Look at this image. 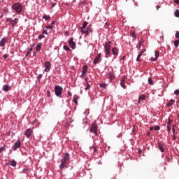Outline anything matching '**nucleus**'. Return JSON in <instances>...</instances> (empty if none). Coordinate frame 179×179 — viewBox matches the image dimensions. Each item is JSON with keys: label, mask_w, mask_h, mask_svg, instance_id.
<instances>
[{"label": "nucleus", "mask_w": 179, "mask_h": 179, "mask_svg": "<svg viewBox=\"0 0 179 179\" xmlns=\"http://www.w3.org/2000/svg\"><path fill=\"white\" fill-rule=\"evenodd\" d=\"M154 129H155V131H160V126H155V127H154Z\"/></svg>", "instance_id": "35"}, {"label": "nucleus", "mask_w": 179, "mask_h": 179, "mask_svg": "<svg viewBox=\"0 0 179 179\" xmlns=\"http://www.w3.org/2000/svg\"><path fill=\"white\" fill-rule=\"evenodd\" d=\"M20 140H17V141L14 143V145L13 146V150H17L21 146Z\"/></svg>", "instance_id": "7"}, {"label": "nucleus", "mask_w": 179, "mask_h": 179, "mask_svg": "<svg viewBox=\"0 0 179 179\" xmlns=\"http://www.w3.org/2000/svg\"><path fill=\"white\" fill-rule=\"evenodd\" d=\"M73 101L76 103V104H78V100L76 99V98L73 99Z\"/></svg>", "instance_id": "45"}, {"label": "nucleus", "mask_w": 179, "mask_h": 179, "mask_svg": "<svg viewBox=\"0 0 179 179\" xmlns=\"http://www.w3.org/2000/svg\"><path fill=\"white\" fill-rule=\"evenodd\" d=\"M146 99V96L145 94H142L139 96L138 100H145Z\"/></svg>", "instance_id": "26"}, {"label": "nucleus", "mask_w": 179, "mask_h": 179, "mask_svg": "<svg viewBox=\"0 0 179 179\" xmlns=\"http://www.w3.org/2000/svg\"><path fill=\"white\" fill-rule=\"evenodd\" d=\"M171 124V121L169 120L168 122H167V125H168V126H170Z\"/></svg>", "instance_id": "53"}, {"label": "nucleus", "mask_w": 179, "mask_h": 179, "mask_svg": "<svg viewBox=\"0 0 179 179\" xmlns=\"http://www.w3.org/2000/svg\"><path fill=\"white\" fill-rule=\"evenodd\" d=\"M86 73H87V66L85 65L83 67L81 78H83V76H85V75H86Z\"/></svg>", "instance_id": "11"}, {"label": "nucleus", "mask_w": 179, "mask_h": 179, "mask_svg": "<svg viewBox=\"0 0 179 179\" xmlns=\"http://www.w3.org/2000/svg\"><path fill=\"white\" fill-rule=\"evenodd\" d=\"M17 165V163L14 159H13L10 162V166H12L13 167H16Z\"/></svg>", "instance_id": "21"}, {"label": "nucleus", "mask_w": 179, "mask_h": 179, "mask_svg": "<svg viewBox=\"0 0 179 179\" xmlns=\"http://www.w3.org/2000/svg\"><path fill=\"white\" fill-rule=\"evenodd\" d=\"M148 83L150 85H153V80H152V78H148Z\"/></svg>", "instance_id": "36"}, {"label": "nucleus", "mask_w": 179, "mask_h": 179, "mask_svg": "<svg viewBox=\"0 0 179 179\" xmlns=\"http://www.w3.org/2000/svg\"><path fill=\"white\" fill-rule=\"evenodd\" d=\"M159 55H160V52L159 51H156L155 52V58L157 59L159 58Z\"/></svg>", "instance_id": "29"}, {"label": "nucleus", "mask_w": 179, "mask_h": 179, "mask_svg": "<svg viewBox=\"0 0 179 179\" xmlns=\"http://www.w3.org/2000/svg\"><path fill=\"white\" fill-rule=\"evenodd\" d=\"M12 9L14 13H21L23 10V6H22V3H15L12 5Z\"/></svg>", "instance_id": "3"}, {"label": "nucleus", "mask_w": 179, "mask_h": 179, "mask_svg": "<svg viewBox=\"0 0 179 179\" xmlns=\"http://www.w3.org/2000/svg\"><path fill=\"white\" fill-rule=\"evenodd\" d=\"M69 44L71 47V48H72L73 50H75V48H76V43L75 42H73V38H71L69 40Z\"/></svg>", "instance_id": "6"}, {"label": "nucleus", "mask_w": 179, "mask_h": 179, "mask_svg": "<svg viewBox=\"0 0 179 179\" xmlns=\"http://www.w3.org/2000/svg\"><path fill=\"white\" fill-rule=\"evenodd\" d=\"M160 9V6H157V10H159Z\"/></svg>", "instance_id": "55"}, {"label": "nucleus", "mask_w": 179, "mask_h": 179, "mask_svg": "<svg viewBox=\"0 0 179 179\" xmlns=\"http://www.w3.org/2000/svg\"><path fill=\"white\" fill-rule=\"evenodd\" d=\"M158 148H159V150H161V152L162 153H164V145H163V143H158Z\"/></svg>", "instance_id": "14"}, {"label": "nucleus", "mask_w": 179, "mask_h": 179, "mask_svg": "<svg viewBox=\"0 0 179 179\" xmlns=\"http://www.w3.org/2000/svg\"><path fill=\"white\" fill-rule=\"evenodd\" d=\"M174 94H179V90H176L174 91Z\"/></svg>", "instance_id": "42"}, {"label": "nucleus", "mask_w": 179, "mask_h": 179, "mask_svg": "<svg viewBox=\"0 0 179 179\" xmlns=\"http://www.w3.org/2000/svg\"><path fill=\"white\" fill-rule=\"evenodd\" d=\"M71 122H72V119L69 117L66 122V127H69L71 124Z\"/></svg>", "instance_id": "19"}, {"label": "nucleus", "mask_w": 179, "mask_h": 179, "mask_svg": "<svg viewBox=\"0 0 179 179\" xmlns=\"http://www.w3.org/2000/svg\"><path fill=\"white\" fill-rule=\"evenodd\" d=\"M31 134H33V130H31V129H28L26 130L24 134L27 136V138H30L31 136Z\"/></svg>", "instance_id": "9"}, {"label": "nucleus", "mask_w": 179, "mask_h": 179, "mask_svg": "<svg viewBox=\"0 0 179 179\" xmlns=\"http://www.w3.org/2000/svg\"><path fill=\"white\" fill-rule=\"evenodd\" d=\"M12 21H13L12 18H7L6 20V22H9L11 24H12Z\"/></svg>", "instance_id": "41"}, {"label": "nucleus", "mask_w": 179, "mask_h": 179, "mask_svg": "<svg viewBox=\"0 0 179 179\" xmlns=\"http://www.w3.org/2000/svg\"><path fill=\"white\" fill-rule=\"evenodd\" d=\"M69 163V154L66 153L62 159V164L59 166L60 170H62V169H65V167H68V164Z\"/></svg>", "instance_id": "1"}, {"label": "nucleus", "mask_w": 179, "mask_h": 179, "mask_svg": "<svg viewBox=\"0 0 179 179\" xmlns=\"http://www.w3.org/2000/svg\"><path fill=\"white\" fill-rule=\"evenodd\" d=\"M44 35L43 34H40L39 36H38V38H39V40H41L42 38H44Z\"/></svg>", "instance_id": "38"}, {"label": "nucleus", "mask_w": 179, "mask_h": 179, "mask_svg": "<svg viewBox=\"0 0 179 179\" xmlns=\"http://www.w3.org/2000/svg\"><path fill=\"white\" fill-rule=\"evenodd\" d=\"M142 44H143V39L140 40L138 44L136 45V48H138V50H140L141 47L142 46Z\"/></svg>", "instance_id": "17"}, {"label": "nucleus", "mask_w": 179, "mask_h": 179, "mask_svg": "<svg viewBox=\"0 0 179 179\" xmlns=\"http://www.w3.org/2000/svg\"><path fill=\"white\" fill-rule=\"evenodd\" d=\"M167 131L168 132H170V131H171V127H170V126H167Z\"/></svg>", "instance_id": "44"}, {"label": "nucleus", "mask_w": 179, "mask_h": 179, "mask_svg": "<svg viewBox=\"0 0 179 179\" xmlns=\"http://www.w3.org/2000/svg\"><path fill=\"white\" fill-rule=\"evenodd\" d=\"M10 89V87H9V85H5L4 86H3V90L4 92H9Z\"/></svg>", "instance_id": "18"}, {"label": "nucleus", "mask_w": 179, "mask_h": 179, "mask_svg": "<svg viewBox=\"0 0 179 179\" xmlns=\"http://www.w3.org/2000/svg\"><path fill=\"white\" fill-rule=\"evenodd\" d=\"M6 58H8V55H3V59H6Z\"/></svg>", "instance_id": "54"}, {"label": "nucleus", "mask_w": 179, "mask_h": 179, "mask_svg": "<svg viewBox=\"0 0 179 179\" xmlns=\"http://www.w3.org/2000/svg\"><path fill=\"white\" fill-rule=\"evenodd\" d=\"M150 131H153L155 129V127H150Z\"/></svg>", "instance_id": "56"}, {"label": "nucleus", "mask_w": 179, "mask_h": 179, "mask_svg": "<svg viewBox=\"0 0 179 179\" xmlns=\"http://www.w3.org/2000/svg\"><path fill=\"white\" fill-rule=\"evenodd\" d=\"M174 103V100L171 99L166 103L167 107H171Z\"/></svg>", "instance_id": "20"}, {"label": "nucleus", "mask_w": 179, "mask_h": 179, "mask_svg": "<svg viewBox=\"0 0 179 179\" xmlns=\"http://www.w3.org/2000/svg\"><path fill=\"white\" fill-rule=\"evenodd\" d=\"M51 24H55V21H52V22H51Z\"/></svg>", "instance_id": "57"}, {"label": "nucleus", "mask_w": 179, "mask_h": 179, "mask_svg": "<svg viewBox=\"0 0 179 179\" xmlns=\"http://www.w3.org/2000/svg\"><path fill=\"white\" fill-rule=\"evenodd\" d=\"M43 34L44 35V34H48V33H47V30H43Z\"/></svg>", "instance_id": "49"}, {"label": "nucleus", "mask_w": 179, "mask_h": 179, "mask_svg": "<svg viewBox=\"0 0 179 179\" xmlns=\"http://www.w3.org/2000/svg\"><path fill=\"white\" fill-rule=\"evenodd\" d=\"M64 50L66 51H71V49L66 45H64Z\"/></svg>", "instance_id": "31"}, {"label": "nucleus", "mask_w": 179, "mask_h": 179, "mask_svg": "<svg viewBox=\"0 0 179 179\" xmlns=\"http://www.w3.org/2000/svg\"><path fill=\"white\" fill-rule=\"evenodd\" d=\"M85 81L87 83V87H85V90H89V89H90V84L89 83V82H87V78H85Z\"/></svg>", "instance_id": "22"}, {"label": "nucleus", "mask_w": 179, "mask_h": 179, "mask_svg": "<svg viewBox=\"0 0 179 179\" xmlns=\"http://www.w3.org/2000/svg\"><path fill=\"white\" fill-rule=\"evenodd\" d=\"M165 159L166 162H170V158L169 157L166 156Z\"/></svg>", "instance_id": "46"}, {"label": "nucleus", "mask_w": 179, "mask_h": 179, "mask_svg": "<svg viewBox=\"0 0 179 179\" xmlns=\"http://www.w3.org/2000/svg\"><path fill=\"white\" fill-rule=\"evenodd\" d=\"M174 2L175 3H177L178 5H179V0H175Z\"/></svg>", "instance_id": "51"}, {"label": "nucleus", "mask_w": 179, "mask_h": 179, "mask_svg": "<svg viewBox=\"0 0 179 179\" xmlns=\"http://www.w3.org/2000/svg\"><path fill=\"white\" fill-rule=\"evenodd\" d=\"M151 61H157V59L156 57H151Z\"/></svg>", "instance_id": "43"}, {"label": "nucleus", "mask_w": 179, "mask_h": 179, "mask_svg": "<svg viewBox=\"0 0 179 179\" xmlns=\"http://www.w3.org/2000/svg\"><path fill=\"white\" fill-rule=\"evenodd\" d=\"M138 103H141V101H138Z\"/></svg>", "instance_id": "63"}, {"label": "nucleus", "mask_w": 179, "mask_h": 179, "mask_svg": "<svg viewBox=\"0 0 179 179\" xmlns=\"http://www.w3.org/2000/svg\"><path fill=\"white\" fill-rule=\"evenodd\" d=\"M41 78H43V75L39 74V75L38 76V79H41Z\"/></svg>", "instance_id": "48"}, {"label": "nucleus", "mask_w": 179, "mask_h": 179, "mask_svg": "<svg viewBox=\"0 0 179 179\" xmlns=\"http://www.w3.org/2000/svg\"><path fill=\"white\" fill-rule=\"evenodd\" d=\"M90 132H92L97 136V124L92 123L91 125V128L90 129Z\"/></svg>", "instance_id": "5"}, {"label": "nucleus", "mask_w": 179, "mask_h": 179, "mask_svg": "<svg viewBox=\"0 0 179 179\" xmlns=\"http://www.w3.org/2000/svg\"><path fill=\"white\" fill-rule=\"evenodd\" d=\"M87 24H89V23L87 22H84L81 29H86V26H87Z\"/></svg>", "instance_id": "32"}, {"label": "nucleus", "mask_w": 179, "mask_h": 179, "mask_svg": "<svg viewBox=\"0 0 179 179\" xmlns=\"http://www.w3.org/2000/svg\"><path fill=\"white\" fill-rule=\"evenodd\" d=\"M86 30L87 31V35L89 36V33H90V31H92V29H90V27H87Z\"/></svg>", "instance_id": "39"}, {"label": "nucleus", "mask_w": 179, "mask_h": 179, "mask_svg": "<svg viewBox=\"0 0 179 179\" xmlns=\"http://www.w3.org/2000/svg\"><path fill=\"white\" fill-rule=\"evenodd\" d=\"M112 45H113V43H111V41L106 42L104 45L105 58H108V57H110Z\"/></svg>", "instance_id": "2"}, {"label": "nucleus", "mask_w": 179, "mask_h": 179, "mask_svg": "<svg viewBox=\"0 0 179 179\" xmlns=\"http://www.w3.org/2000/svg\"><path fill=\"white\" fill-rule=\"evenodd\" d=\"M145 51H146V50H143L141 52H139V54H141V55L143 54V52H145Z\"/></svg>", "instance_id": "50"}, {"label": "nucleus", "mask_w": 179, "mask_h": 179, "mask_svg": "<svg viewBox=\"0 0 179 179\" xmlns=\"http://www.w3.org/2000/svg\"><path fill=\"white\" fill-rule=\"evenodd\" d=\"M44 66H45V71L50 72V69L51 68V63L47 61L45 62Z\"/></svg>", "instance_id": "8"}, {"label": "nucleus", "mask_w": 179, "mask_h": 179, "mask_svg": "<svg viewBox=\"0 0 179 179\" xmlns=\"http://www.w3.org/2000/svg\"><path fill=\"white\" fill-rule=\"evenodd\" d=\"M3 150H5V145L0 148V153H2V152H3Z\"/></svg>", "instance_id": "37"}, {"label": "nucleus", "mask_w": 179, "mask_h": 179, "mask_svg": "<svg viewBox=\"0 0 179 179\" xmlns=\"http://www.w3.org/2000/svg\"><path fill=\"white\" fill-rule=\"evenodd\" d=\"M118 52H119V50L117 48H112V53L113 55H115V57H117V55H118Z\"/></svg>", "instance_id": "12"}, {"label": "nucleus", "mask_w": 179, "mask_h": 179, "mask_svg": "<svg viewBox=\"0 0 179 179\" xmlns=\"http://www.w3.org/2000/svg\"><path fill=\"white\" fill-rule=\"evenodd\" d=\"M120 85L122 86V87H123V89H127V85H125V80L124 79H122L120 80Z\"/></svg>", "instance_id": "15"}, {"label": "nucleus", "mask_w": 179, "mask_h": 179, "mask_svg": "<svg viewBox=\"0 0 179 179\" xmlns=\"http://www.w3.org/2000/svg\"><path fill=\"white\" fill-rule=\"evenodd\" d=\"M101 57V54H99L94 60V64L96 65V64H99V62L100 61V58Z\"/></svg>", "instance_id": "13"}, {"label": "nucleus", "mask_w": 179, "mask_h": 179, "mask_svg": "<svg viewBox=\"0 0 179 179\" xmlns=\"http://www.w3.org/2000/svg\"><path fill=\"white\" fill-rule=\"evenodd\" d=\"M85 28H81V32L83 34H85V36H88L87 35V31L86 29H85Z\"/></svg>", "instance_id": "24"}, {"label": "nucleus", "mask_w": 179, "mask_h": 179, "mask_svg": "<svg viewBox=\"0 0 179 179\" xmlns=\"http://www.w3.org/2000/svg\"><path fill=\"white\" fill-rule=\"evenodd\" d=\"M41 46H42V44L41 43H39L36 45V52H38V51H40L41 48Z\"/></svg>", "instance_id": "23"}, {"label": "nucleus", "mask_w": 179, "mask_h": 179, "mask_svg": "<svg viewBox=\"0 0 179 179\" xmlns=\"http://www.w3.org/2000/svg\"><path fill=\"white\" fill-rule=\"evenodd\" d=\"M29 51H33V48H29Z\"/></svg>", "instance_id": "60"}, {"label": "nucleus", "mask_w": 179, "mask_h": 179, "mask_svg": "<svg viewBox=\"0 0 179 179\" xmlns=\"http://www.w3.org/2000/svg\"><path fill=\"white\" fill-rule=\"evenodd\" d=\"M176 38H179V31H177L176 33Z\"/></svg>", "instance_id": "40"}, {"label": "nucleus", "mask_w": 179, "mask_h": 179, "mask_svg": "<svg viewBox=\"0 0 179 179\" xmlns=\"http://www.w3.org/2000/svg\"><path fill=\"white\" fill-rule=\"evenodd\" d=\"M19 22V19L17 18H15L14 20H13L12 22H11V26H16V24H17V22Z\"/></svg>", "instance_id": "16"}, {"label": "nucleus", "mask_w": 179, "mask_h": 179, "mask_svg": "<svg viewBox=\"0 0 179 179\" xmlns=\"http://www.w3.org/2000/svg\"><path fill=\"white\" fill-rule=\"evenodd\" d=\"M8 42V38L4 37L0 41V47H4L5 43Z\"/></svg>", "instance_id": "10"}, {"label": "nucleus", "mask_w": 179, "mask_h": 179, "mask_svg": "<svg viewBox=\"0 0 179 179\" xmlns=\"http://www.w3.org/2000/svg\"><path fill=\"white\" fill-rule=\"evenodd\" d=\"M113 78H114V75H113L112 73H110V74L108 75L109 82H111Z\"/></svg>", "instance_id": "25"}, {"label": "nucleus", "mask_w": 179, "mask_h": 179, "mask_svg": "<svg viewBox=\"0 0 179 179\" xmlns=\"http://www.w3.org/2000/svg\"><path fill=\"white\" fill-rule=\"evenodd\" d=\"M147 135H148V136H150V132H148V133L147 134Z\"/></svg>", "instance_id": "59"}, {"label": "nucleus", "mask_w": 179, "mask_h": 179, "mask_svg": "<svg viewBox=\"0 0 179 179\" xmlns=\"http://www.w3.org/2000/svg\"><path fill=\"white\" fill-rule=\"evenodd\" d=\"M62 87L59 85H56L55 87V94L56 96H57V97H61V96L62 95Z\"/></svg>", "instance_id": "4"}, {"label": "nucleus", "mask_w": 179, "mask_h": 179, "mask_svg": "<svg viewBox=\"0 0 179 179\" xmlns=\"http://www.w3.org/2000/svg\"><path fill=\"white\" fill-rule=\"evenodd\" d=\"M55 5H57V3H55L52 4V6H51L50 8H54V6H55Z\"/></svg>", "instance_id": "52"}, {"label": "nucleus", "mask_w": 179, "mask_h": 179, "mask_svg": "<svg viewBox=\"0 0 179 179\" xmlns=\"http://www.w3.org/2000/svg\"><path fill=\"white\" fill-rule=\"evenodd\" d=\"M141 57H142V53H138L137 58H136V61H138L139 62V61H141Z\"/></svg>", "instance_id": "28"}, {"label": "nucleus", "mask_w": 179, "mask_h": 179, "mask_svg": "<svg viewBox=\"0 0 179 179\" xmlns=\"http://www.w3.org/2000/svg\"><path fill=\"white\" fill-rule=\"evenodd\" d=\"M174 45H175V47H178V45H179V40H176L174 41Z\"/></svg>", "instance_id": "30"}, {"label": "nucleus", "mask_w": 179, "mask_h": 179, "mask_svg": "<svg viewBox=\"0 0 179 179\" xmlns=\"http://www.w3.org/2000/svg\"><path fill=\"white\" fill-rule=\"evenodd\" d=\"M173 132H176V129H174V127L172 128Z\"/></svg>", "instance_id": "58"}, {"label": "nucleus", "mask_w": 179, "mask_h": 179, "mask_svg": "<svg viewBox=\"0 0 179 179\" xmlns=\"http://www.w3.org/2000/svg\"><path fill=\"white\" fill-rule=\"evenodd\" d=\"M124 58H125V56H123L122 59H124Z\"/></svg>", "instance_id": "61"}, {"label": "nucleus", "mask_w": 179, "mask_h": 179, "mask_svg": "<svg viewBox=\"0 0 179 179\" xmlns=\"http://www.w3.org/2000/svg\"><path fill=\"white\" fill-rule=\"evenodd\" d=\"M46 29H52V25L47 26Z\"/></svg>", "instance_id": "47"}, {"label": "nucleus", "mask_w": 179, "mask_h": 179, "mask_svg": "<svg viewBox=\"0 0 179 179\" xmlns=\"http://www.w3.org/2000/svg\"><path fill=\"white\" fill-rule=\"evenodd\" d=\"M48 94L50 95V92H48Z\"/></svg>", "instance_id": "62"}, {"label": "nucleus", "mask_w": 179, "mask_h": 179, "mask_svg": "<svg viewBox=\"0 0 179 179\" xmlns=\"http://www.w3.org/2000/svg\"><path fill=\"white\" fill-rule=\"evenodd\" d=\"M34 55H36V52H35V53H34Z\"/></svg>", "instance_id": "64"}, {"label": "nucleus", "mask_w": 179, "mask_h": 179, "mask_svg": "<svg viewBox=\"0 0 179 179\" xmlns=\"http://www.w3.org/2000/svg\"><path fill=\"white\" fill-rule=\"evenodd\" d=\"M50 15H44L43 16V19H45V20H50Z\"/></svg>", "instance_id": "27"}, {"label": "nucleus", "mask_w": 179, "mask_h": 179, "mask_svg": "<svg viewBox=\"0 0 179 179\" xmlns=\"http://www.w3.org/2000/svg\"><path fill=\"white\" fill-rule=\"evenodd\" d=\"M175 16L176 17H179V10H176V11H175Z\"/></svg>", "instance_id": "34"}, {"label": "nucleus", "mask_w": 179, "mask_h": 179, "mask_svg": "<svg viewBox=\"0 0 179 179\" xmlns=\"http://www.w3.org/2000/svg\"><path fill=\"white\" fill-rule=\"evenodd\" d=\"M100 87H103V89H106V87H107V84L101 83Z\"/></svg>", "instance_id": "33"}]
</instances>
